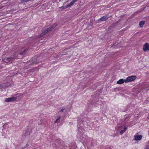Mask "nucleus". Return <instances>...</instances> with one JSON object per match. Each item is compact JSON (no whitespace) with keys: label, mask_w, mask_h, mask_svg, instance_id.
<instances>
[{"label":"nucleus","mask_w":149,"mask_h":149,"mask_svg":"<svg viewBox=\"0 0 149 149\" xmlns=\"http://www.w3.org/2000/svg\"><path fill=\"white\" fill-rule=\"evenodd\" d=\"M23 49L22 48H19L17 50L18 52H16L14 54L13 56L8 58H5L3 59V61L5 63H8L9 62H12L15 59L19 58L18 57V55H22L25 52L26 49H24L22 50Z\"/></svg>","instance_id":"obj_1"},{"label":"nucleus","mask_w":149,"mask_h":149,"mask_svg":"<svg viewBox=\"0 0 149 149\" xmlns=\"http://www.w3.org/2000/svg\"><path fill=\"white\" fill-rule=\"evenodd\" d=\"M135 76H131L127 77L125 79V83H127L133 81L136 79Z\"/></svg>","instance_id":"obj_2"},{"label":"nucleus","mask_w":149,"mask_h":149,"mask_svg":"<svg viewBox=\"0 0 149 149\" xmlns=\"http://www.w3.org/2000/svg\"><path fill=\"white\" fill-rule=\"evenodd\" d=\"M56 26V25H55L54 26H52L50 27V28H48L45 30L43 31L41 35V36H43L46 34L48 32L50 31L52 29H54Z\"/></svg>","instance_id":"obj_3"},{"label":"nucleus","mask_w":149,"mask_h":149,"mask_svg":"<svg viewBox=\"0 0 149 149\" xmlns=\"http://www.w3.org/2000/svg\"><path fill=\"white\" fill-rule=\"evenodd\" d=\"M119 127L120 130H121L120 132V135L123 134L126 130L127 128L125 126H119Z\"/></svg>","instance_id":"obj_4"},{"label":"nucleus","mask_w":149,"mask_h":149,"mask_svg":"<svg viewBox=\"0 0 149 149\" xmlns=\"http://www.w3.org/2000/svg\"><path fill=\"white\" fill-rule=\"evenodd\" d=\"M17 97H11L9 98H6L5 102H13L16 100Z\"/></svg>","instance_id":"obj_5"},{"label":"nucleus","mask_w":149,"mask_h":149,"mask_svg":"<svg viewBox=\"0 0 149 149\" xmlns=\"http://www.w3.org/2000/svg\"><path fill=\"white\" fill-rule=\"evenodd\" d=\"M143 50L145 52L149 50V44L147 43H145L143 46Z\"/></svg>","instance_id":"obj_6"},{"label":"nucleus","mask_w":149,"mask_h":149,"mask_svg":"<svg viewBox=\"0 0 149 149\" xmlns=\"http://www.w3.org/2000/svg\"><path fill=\"white\" fill-rule=\"evenodd\" d=\"M142 137V136L141 135H138L137 134H136L134 136V139L135 141H139L141 140Z\"/></svg>","instance_id":"obj_7"},{"label":"nucleus","mask_w":149,"mask_h":149,"mask_svg":"<svg viewBox=\"0 0 149 149\" xmlns=\"http://www.w3.org/2000/svg\"><path fill=\"white\" fill-rule=\"evenodd\" d=\"M124 82H125V79H121L117 81V83L118 84H123Z\"/></svg>","instance_id":"obj_8"},{"label":"nucleus","mask_w":149,"mask_h":149,"mask_svg":"<svg viewBox=\"0 0 149 149\" xmlns=\"http://www.w3.org/2000/svg\"><path fill=\"white\" fill-rule=\"evenodd\" d=\"M108 18V17L106 16H104L102 17L101 18L99 19V20L102 21H104L107 20Z\"/></svg>","instance_id":"obj_9"},{"label":"nucleus","mask_w":149,"mask_h":149,"mask_svg":"<svg viewBox=\"0 0 149 149\" xmlns=\"http://www.w3.org/2000/svg\"><path fill=\"white\" fill-rule=\"evenodd\" d=\"M61 117L60 116H58L57 118L56 119V121H55V123H59L60 122V119Z\"/></svg>","instance_id":"obj_10"},{"label":"nucleus","mask_w":149,"mask_h":149,"mask_svg":"<svg viewBox=\"0 0 149 149\" xmlns=\"http://www.w3.org/2000/svg\"><path fill=\"white\" fill-rule=\"evenodd\" d=\"M145 22L144 21H141L140 22L139 25L140 27H141L143 26L145 23Z\"/></svg>","instance_id":"obj_11"},{"label":"nucleus","mask_w":149,"mask_h":149,"mask_svg":"<svg viewBox=\"0 0 149 149\" xmlns=\"http://www.w3.org/2000/svg\"><path fill=\"white\" fill-rule=\"evenodd\" d=\"M74 3H73V2L72 1L71 2H70V3H69L68 5H67V6L68 7L70 6H72Z\"/></svg>","instance_id":"obj_12"},{"label":"nucleus","mask_w":149,"mask_h":149,"mask_svg":"<svg viewBox=\"0 0 149 149\" xmlns=\"http://www.w3.org/2000/svg\"><path fill=\"white\" fill-rule=\"evenodd\" d=\"M30 0H21V2H25L30 1Z\"/></svg>","instance_id":"obj_13"},{"label":"nucleus","mask_w":149,"mask_h":149,"mask_svg":"<svg viewBox=\"0 0 149 149\" xmlns=\"http://www.w3.org/2000/svg\"><path fill=\"white\" fill-rule=\"evenodd\" d=\"M78 0H72V1L74 3L76 2Z\"/></svg>","instance_id":"obj_14"},{"label":"nucleus","mask_w":149,"mask_h":149,"mask_svg":"<svg viewBox=\"0 0 149 149\" xmlns=\"http://www.w3.org/2000/svg\"><path fill=\"white\" fill-rule=\"evenodd\" d=\"M26 134L27 135H29V134H30V132H28V131H26Z\"/></svg>","instance_id":"obj_15"},{"label":"nucleus","mask_w":149,"mask_h":149,"mask_svg":"<svg viewBox=\"0 0 149 149\" xmlns=\"http://www.w3.org/2000/svg\"><path fill=\"white\" fill-rule=\"evenodd\" d=\"M3 88V87L2 86V84H0V88Z\"/></svg>","instance_id":"obj_16"},{"label":"nucleus","mask_w":149,"mask_h":149,"mask_svg":"<svg viewBox=\"0 0 149 149\" xmlns=\"http://www.w3.org/2000/svg\"><path fill=\"white\" fill-rule=\"evenodd\" d=\"M148 146H149V144H148H148L147 145V146H146V149H147V147H148Z\"/></svg>","instance_id":"obj_17"},{"label":"nucleus","mask_w":149,"mask_h":149,"mask_svg":"<svg viewBox=\"0 0 149 149\" xmlns=\"http://www.w3.org/2000/svg\"><path fill=\"white\" fill-rule=\"evenodd\" d=\"M64 110V109L63 108L62 109H61V111H63Z\"/></svg>","instance_id":"obj_18"},{"label":"nucleus","mask_w":149,"mask_h":149,"mask_svg":"<svg viewBox=\"0 0 149 149\" xmlns=\"http://www.w3.org/2000/svg\"><path fill=\"white\" fill-rule=\"evenodd\" d=\"M148 118L149 119V115L148 116Z\"/></svg>","instance_id":"obj_19"}]
</instances>
